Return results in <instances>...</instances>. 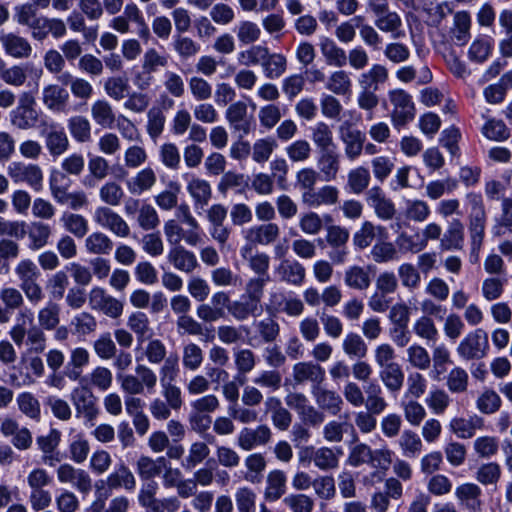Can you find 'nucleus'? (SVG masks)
Listing matches in <instances>:
<instances>
[{"label": "nucleus", "instance_id": "0eeeda50", "mask_svg": "<svg viewBox=\"0 0 512 512\" xmlns=\"http://www.w3.org/2000/svg\"><path fill=\"white\" fill-rule=\"evenodd\" d=\"M88 303L92 310L101 312L111 319L120 318L124 311L123 301L108 294L107 291L100 286H94L90 289L88 293Z\"/></svg>", "mask_w": 512, "mask_h": 512}, {"label": "nucleus", "instance_id": "7ed1b4c3", "mask_svg": "<svg viewBox=\"0 0 512 512\" xmlns=\"http://www.w3.org/2000/svg\"><path fill=\"white\" fill-rule=\"evenodd\" d=\"M19 280V288L25 294L27 300L37 305L44 299V292L39 283L41 272L38 266L31 259H22L14 269Z\"/></svg>", "mask_w": 512, "mask_h": 512}, {"label": "nucleus", "instance_id": "5701e85b", "mask_svg": "<svg viewBox=\"0 0 512 512\" xmlns=\"http://www.w3.org/2000/svg\"><path fill=\"white\" fill-rule=\"evenodd\" d=\"M279 281L299 287L306 277L305 267L297 260L283 259L275 269Z\"/></svg>", "mask_w": 512, "mask_h": 512}, {"label": "nucleus", "instance_id": "a18cd8bd", "mask_svg": "<svg viewBox=\"0 0 512 512\" xmlns=\"http://www.w3.org/2000/svg\"><path fill=\"white\" fill-rule=\"evenodd\" d=\"M325 88L334 95L345 96L352 92V79L343 69L333 71L327 78Z\"/></svg>", "mask_w": 512, "mask_h": 512}, {"label": "nucleus", "instance_id": "de8ad7c7", "mask_svg": "<svg viewBox=\"0 0 512 512\" xmlns=\"http://www.w3.org/2000/svg\"><path fill=\"white\" fill-rule=\"evenodd\" d=\"M127 327L136 335L138 343H143L153 334L147 314L141 311H135L129 315Z\"/></svg>", "mask_w": 512, "mask_h": 512}, {"label": "nucleus", "instance_id": "2eb2a0df", "mask_svg": "<svg viewBox=\"0 0 512 512\" xmlns=\"http://www.w3.org/2000/svg\"><path fill=\"white\" fill-rule=\"evenodd\" d=\"M60 483L72 484L79 492L88 493L92 489V479L87 471L75 468L69 463L60 464L56 470Z\"/></svg>", "mask_w": 512, "mask_h": 512}, {"label": "nucleus", "instance_id": "4be33fe9", "mask_svg": "<svg viewBox=\"0 0 512 512\" xmlns=\"http://www.w3.org/2000/svg\"><path fill=\"white\" fill-rule=\"evenodd\" d=\"M105 483L110 490L124 489L128 492L136 488V477L132 470L123 462H118L106 477Z\"/></svg>", "mask_w": 512, "mask_h": 512}, {"label": "nucleus", "instance_id": "393cba45", "mask_svg": "<svg viewBox=\"0 0 512 512\" xmlns=\"http://www.w3.org/2000/svg\"><path fill=\"white\" fill-rule=\"evenodd\" d=\"M280 236V227L277 223L269 222L254 225L245 231V239L256 245L267 246L274 243Z\"/></svg>", "mask_w": 512, "mask_h": 512}, {"label": "nucleus", "instance_id": "9b49d317", "mask_svg": "<svg viewBox=\"0 0 512 512\" xmlns=\"http://www.w3.org/2000/svg\"><path fill=\"white\" fill-rule=\"evenodd\" d=\"M163 231L165 238L170 245H181L183 240L187 245L196 247L203 243V234L189 227L184 230L176 219H169L164 223Z\"/></svg>", "mask_w": 512, "mask_h": 512}, {"label": "nucleus", "instance_id": "49530a36", "mask_svg": "<svg viewBox=\"0 0 512 512\" xmlns=\"http://www.w3.org/2000/svg\"><path fill=\"white\" fill-rule=\"evenodd\" d=\"M165 464L166 459L164 457L153 459L152 457L141 455L136 461V471L142 480H150L161 474Z\"/></svg>", "mask_w": 512, "mask_h": 512}, {"label": "nucleus", "instance_id": "c03bdc74", "mask_svg": "<svg viewBox=\"0 0 512 512\" xmlns=\"http://www.w3.org/2000/svg\"><path fill=\"white\" fill-rule=\"evenodd\" d=\"M29 248L33 251L40 250L49 243L52 228L42 221L31 222L28 228Z\"/></svg>", "mask_w": 512, "mask_h": 512}, {"label": "nucleus", "instance_id": "6ab92c4d", "mask_svg": "<svg viewBox=\"0 0 512 512\" xmlns=\"http://www.w3.org/2000/svg\"><path fill=\"white\" fill-rule=\"evenodd\" d=\"M293 380L296 384L312 383V387L321 385L325 380V370L318 363L303 361L294 364L292 368Z\"/></svg>", "mask_w": 512, "mask_h": 512}, {"label": "nucleus", "instance_id": "603ef678", "mask_svg": "<svg viewBox=\"0 0 512 512\" xmlns=\"http://www.w3.org/2000/svg\"><path fill=\"white\" fill-rule=\"evenodd\" d=\"M244 465L247 470L244 479L253 484L260 483L267 466L264 455L261 453L249 454L244 460Z\"/></svg>", "mask_w": 512, "mask_h": 512}, {"label": "nucleus", "instance_id": "69168bd1", "mask_svg": "<svg viewBox=\"0 0 512 512\" xmlns=\"http://www.w3.org/2000/svg\"><path fill=\"white\" fill-rule=\"evenodd\" d=\"M68 129L78 143H87L91 140V124L84 116L77 115L68 119Z\"/></svg>", "mask_w": 512, "mask_h": 512}, {"label": "nucleus", "instance_id": "ea45409f", "mask_svg": "<svg viewBox=\"0 0 512 512\" xmlns=\"http://www.w3.org/2000/svg\"><path fill=\"white\" fill-rule=\"evenodd\" d=\"M492 232L495 236L512 233V197L501 199L500 213L494 219Z\"/></svg>", "mask_w": 512, "mask_h": 512}, {"label": "nucleus", "instance_id": "4468645a", "mask_svg": "<svg viewBox=\"0 0 512 512\" xmlns=\"http://www.w3.org/2000/svg\"><path fill=\"white\" fill-rule=\"evenodd\" d=\"M271 439V428L266 424H261L255 428H242L237 436V445L243 451H251L258 446L267 445Z\"/></svg>", "mask_w": 512, "mask_h": 512}, {"label": "nucleus", "instance_id": "cd10ccee", "mask_svg": "<svg viewBox=\"0 0 512 512\" xmlns=\"http://www.w3.org/2000/svg\"><path fill=\"white\" fill-rule=\"evenodd\" d=\"M373 266H349L344 272L345 285L353 290L365 291L372 283Z\"/></svg>", "mask_w": 512, "mask_h": 512}, {"label": "nucleus", "instance_id": "dca6fc26", "mask_svg": "<svg viewBox=\"0 0 512 512\" xmlns=\"http://www.w3.org/2000/svg\"><path fill=\"white\" fill-rule=\"evenodd\" d=\"M45 146L52 157H59L69 148V139L62 126L57 123L47 125L42 131Z\"/></svg>", "mask_w": 512, "mask_h": 512}, {"label": "nucleus", "instance_id": "3c124183", "mask_svg": "<svg viewBox=\"0 0 512 512\" xmlns=\"http://www.w3.org/2000/svg\"><path fill=\"white\" fill-rule=\"evenodd\" d=\"M398 445L402 455L407 458H416L423 450V442L420 436L410 429L402 431L398 439Z\"/></svg>", "mask_w": 512, "mask_h": 512}, {"label": "nucleus", "instance_id": "473e14b6", "mask_svg": "<svg viewBox=\"0 0 512 512\" xmlns=\"http://www.w3.org/2000/svg\"><path fill=\"white\" fill-rule=\"evenodd\" d=\"M70 179L62 171L54 170L49 177V189L53 199L60 205H66L71 195L68 191Z\"/></svg>", "mask_w": 512, "mask_h": 512}, {"label": "nucleus", "instance_id": "f3484780", "mask_svg": "<svg viewBox=\"0 0 512 512\" xmlns=\"http://www.w3.org/2000/svg\"><path fill=\"white\" fill-rule=\"evenodd\" d=\"M187 180L186 190L190 195L195 210L203 209L212 199L210 183L195 175H185Z\"/></svg>", "mask_w": 512, "mask_h": 512}, {"label": "nucleus", "instance_id": "423d86ee", "mask_svg": "<svg viewBox=\"0 0 512 512\" xmlns=\"http://www.w3.org/2000/svg\"><path fill=\"white\" fill-rule=\"evenodd\" d=\"M489 351L488 334L481 328L475 329L459 342L456 352L464 361L480 360Z\"/></svg>", "mask_w": 512, "mask_h": 512}, {"label": "nucleus", "instance_id": "052dcab7", "mask_svg": "<svg viewBox=\"0 0 512 512\" xmlns=\"http://www.w3.org/2000/svg\"><path fill=\"white\" fill-rule=\"evenodd\" d=\"M203 361L204 353L198 344L189 342L183 346L182 365L185 370L195 372L202 366Z\"/></svg>", "mask_w": 512, "mask_h": 512}, {"label": "nucleus", "instance_id": "680f3d73", "mask_svg": "<svg viewBox=\"0 0 512 512\" xmlns=\"http://www.w3.org/2000/svg\"><path fill=\"white\" fill-rule=\"evenodd\" d=\"M9 117L11 125L19 130L33 129L39 121L38 111H29L18 107L9 113Z\"/></svg>", "mask_w": 512, "mask_h": 512}, {"label": "nucleus", "instance_id": "e2e57ef3", "mask_svg": "<svg viewBox=\"0 0 512 512\" xmlns=\"http://www.w3.org/2000/svg\"><path fill=\"white\" fill-rule=\"evenodd\" d=\"M103 87L107 96L115 101H120L127 97L130 90L129 80L124 76L108 77Z\"/></svg>", "mask_w": 512, "mask_h": 512}, {"label": "nucleus", "instance_id": "58836bf2", "mask_svg": "<svg viewBox=\"0 0 512 512\" xmlns=\"http://www.w3.org/2000/svg\"><path fill=\"white\" fill-rule=\"evenodd\" d=\"M375 26L384 33H390L393 39H399L405 36L402 29V19L395 11H387L381 16L375 18Z\"/></svg>", "mask_w": 512, "mask_h": 512}, {"label": "nucleus", "instance_id": "864d4df0", "mask_svg": "<svg viewBox=\"0 0 512 512\" xmlns=\"http://www.w3.org/2000/svg\"><path fill=\"white\" fill-rule=\"evenodd\" d=\"M311 140L319 151L335 148L332 128L325 122H317L311 127Z\"/></svg>", "mask_w": 512, "mask_h": 512}, {"label": "nucleus", "instance_id": "aec40b11", "mask_svg": "<svg viewBox=\"0 0 512 512\" xmlns=\"http://www.w3.org/2000/svg\"><path fill=\"white\" fill-rule=\"evenodd\" d=\"M247 113L246 103L236 101L226 109L225 118L234 131L240 132L242 135H248L252 130L253 121L247 117Z\"/></svg>", "mask_w": 512, "mask_h": 512}, {"label": "nucleus", "instance_id": "c85d7f7f", "mask_svg": "<svg viewBox=\"0 0 512 512\" xmlns=\"http://www.w3.org/2000/svg\"><path fill=\"white\" fill-rule=\"evenodd\" d=\"M464 243V225L459 219L449 222L440 239V249L443 251L460 250Z\"/></svg>", "mask_w": 512, "mask_h": 512}, {"label": "nucleus", "instance_id": "13d9d810", "mask_svg": "<svg viewBox=\"0 0 512 512\" xmlns=\"http://www.w3.org/2000/svg\"><path fill=\"white\" fill-rule=\"evenodd\" d=\"M266 56L261 65L265 77L271 80L280 78L287 69L286 57L280 53L270 54L269 49Z\"/></svg>", "mask_w": 512, "mask_h": 512}, {"label": "nucleus", "instance_id": "2f4dec72", "mask_svg": "<svg viewBox=\"0 0 512 512\" xmlns=\"http://www.w3.org/2000/svg\"><path fill=\"white\" fill-rule=\"evenodd\" d=\"M286 481V474L282 470H271L266 478L264 498L269 502L279 500L286 492Z\"/></svg>", "mask_w": 512, "mask_h": 512}, {"label": "nucleus", "instance_id": "a878e982", "mask_svg": "<svg viewBox=\"0 0 512 512\" xmlns=\"http://www.w3.org/2000/svg\"><path fill=\"white\" fill-rule=\"evenodd\" d=\"M317 167L322 178L329 182L334 181L340 171L341 156L337 147L318 152Z\"/></svg>", "mask_w": 512, "mask_h": 512}, {"label": "nucleus", "instance_id": "f704fd0d", "mask_svg": "<svg viewBox=\"0 0 512 512\" xmlns=\"http://www.w3.org/2000/svg\"><path fill=\"white\" fill-rule=\"evenodd\" d=\"M483 419L474 415L469 418H453L449 424L450 430L461 439H468L483 428Z\"/></svg>", "mask_w": 512, "mask_h": 512}, {"label": "nucleus", "instance_id": "c9c22d12", "mask_svg": "<svg viewBox=\"0 0 512 512\" xmlns=\"http://www.w3.org/2000/svg\"><path fill=\"white\" fill-rule=\"evenodd\" d=\"M91 117L97 125L109 129L114 127L117 118L112 105L106 99H97L92 103Z\"/></svg>", "mask_w": 512, "mask_h": 512}, {"label": "nucleus", "instance_id": "1a4fd4ad", "mask_svg": "<svg viewBox=\"0 0 512 512\" xmlns=\"http://www.w3.org/2000/svg\"><path fill=\"white\" fill-rule=\"evenodd\" d=\"M339 138L344 146V155L348 161H356L364 150L365 134L358 128L345 121L338 128Z\"/></svg>", "mask_w": 512, "mask_h": 512}, {"label": "nucleus", "instance_id": "4d7b16f0", "mask_svg": "<svg viewBox=\"0 0 512 512\" xmlns=\"http://www.w3.org/2000/svg\"><path fill=\"white\" fill-rule=\"evenodd\" d=\"M379 377L386 389L391 393H397L403 387L404 372L399 364L381 368Z\"/></svg>", "mask_w": 512, "mask_h": 512}, {"label": "nucleus", "instance_id": "9d476101", "mask_svg": "<svg viewBox=\"0 0 512 512\" xmlns=\"http://www.w3.org/2000/svg\"><path fill=\"white\" fill-rule=\"evenodd\" d=\"M93 221L101 228L114 235L126 238L130 235V227L124 218L111 207L98 206L93 213Z\"/></svg>", "mask_w": 512, "mask_h": 512}, {"label": "nucleus", "instance_id": "a211bd4d", "mask_svg": "<svg viewBox=\"0 0 512 512\" xmlns=\"http://www.w3.org/2000/svg\"><path fill=\"white\" fill-rule=\"evenodd\" d=\"M166 258L174 269L186 274L193 273L199 267L195 253L183 245L170 247Z\"/></svg>", "mask_w": 512, "mask_h": 512}, {"label": "nucleus", "instance_id": "72a5a7b5", "mask_svg": "<svg viewBox=\"0 0 512 512\" xmlns=\"http://www.w3.org/2000/svg\"><path fill=\"white\" fill-rule=\"evenodd\" d=\"M471 16L467 11H458L453 17L451 38L458 46H464L470 39Z\"/></svg>", "mask_w": 512, "mask_h": 512}, {"label": "nucleus", "instance_id": "bb28decb", "mask_svg": "<svg viewBox=\"0 0 512 512\" xmlns=\"http://www.w3.org/2000/svg\"><path fill=\"white\" fill-rule=\"evenodd\" d=\"M481 496L482 490L475 483H463L455 489L458 503L471 512H481L483 506Z\"/></svg>", "mask_w": 512, "mask_h": 512}, {"label": "nucleus", "instance_id": "37998d69", "mask_svg": "<svg viewBox=\"0 0 512 512\" xmlns=\"http://www.w3.org/2000/svg\"><path fill=\"white\" fill-rule=\"evenodd\" d=\"M122 15L126 17L129 23H134L136 25L137 35L141 40L148 42L151 39L149 26L145 20L143 12L136 3H127Z\"/></svg>", "mask_w": 512, "mask_h": 512}, {"label": "nucleus", "instance_id": "f03ea898", "mask_svg": "<svg viewBox=\"0 0 512 512\" xmlns=\"http://www.w3.org/2000/svg\"><path fill=\"white\" fill-rule=\"evenodd\" d=\"M157 373L148 365L138 363L134 373L119 375V386L127 395L153 394L158 384Z\"/></svg>", "mask_w": 512, "mask_h": 512}, {"label": "nucleus", "instance_id": "5fc2aeb1", "mask_svg": "<svg viewBox=\"0 0 512 512\" xmlns=\"http://www.w3.org/2000/svg\"><path fill=\"white\" fill-rule=\"evenodd\" d=\"M60 221L64 229L76 238H83L89 231L88 220L81 214L66 211Z\"/></svg>", "mask_w": 512, "mask_h": 512}, {"label": "nucleus", "instance_id": "bf43d9fd", "mask_svg": "<svg viewBox=\"0 0 512 512\" xmlns=\"http://www.w3.org/2000/svg\"><path fill=\"white\" fill-rule=\"evenodd\" d=\"M342 350L349 358L360 360L367 356L368 346L359 334L349 332L342 341Z\"/></svg>", "mask_w": 512, "mask_h": 512}, {"label": "nucleus", "instance_id": "39448f33", "mask_svg": "<svg viewBox=\"0 0 512 512\" xmlns=\"http://www.w3.org/2000/svg\"><path fill=\"white\" fill-rule=\"evenodd\" d=\"M70 400L75 408L77 418H82L86 424L94 425L100 414L97 397L87 385H80L72 389Z\"/></svg>", "mask_w": 512, "mask_h": 512}, {"label": "nucleus", "instance_id": "79ce46f5", "mask_svg": "<svg viewBox=\"0 0 512 512\" xmlns=\"http://www.w3.org/2000/svg\"><path fill=\"white\" fill-rule=\"evenodd\" d=\"M29 65L26 63L14 64L6 67L4 63L0 67V80L12 87H22L28 79Z\"/></svg>", "mask_w": 512, "mask_h": 512}, {"label": "nucleus", "instance_id": "c756f323", "mask_svg": "<svg viewBox=\"0 0 512 512\" xmlns=\"http://www.w3.org/2000/svg\"><path fill=\"white\" fill-rule=\"evenodd\" d=\"M319 48L325 62L333 67L342 68L347 64V53L333 39L321 37Z\"/></svg>", "mask_w": 512, "mask_h": 512}, {"label": "nucleus", "instance_id": "ddd939ff", "mask_svg": "<svg viewBox=\"0 0 512 512\" xmlns=\"http://www.w3.org/2000/svg\"><path fill=\"white\" fill-rule=\"evenodd\" d=\"M0 44L4 53L13 59H28L33 53L29 40L14 32L0 31Z\"/></svg>", "mask_w": 512, "mask_h": 512}, {"label": "nucleus", "instance_id": "4c0bfd02", "mask_svg": "<svg viewBox=\"0 0 512 512\" xmlns=\"http://www.w3.org/2000/svg\"><path fill=\"white\" fill-rule=\"evenodd\" d=\"M69 100V93L62 86L49 84L43 88V104L52 111L62 110Z\"/></svg>", "mask_w": 512, "mask_h": 512}, {"label": "nucleus", "instance_id": "338daca9", "mask_svg": "<svg viewBox=\"0 0 512 512\" xmlns=\"http://www.w3.org/2000/svg\"><path fill=\"white\" fill-rule=\"evenodd\" d=\"M260 311V307L256 303L251 302L241 296L239 300L233 301L228 306V312L237 321H245L251 316H256Z\"/></svg>", "mask_w": 512, "mask_h": 512}, {"label": "nucleus", "instance_id": "f257e3e1", "mask_svg": "<svg viewBox=\"0 0 512 512\" xmlns=\"http://www.w3.org/2000/svg\"><path fill=\"white\" fill-rule=\"evenodd\" d=\"M9 336L18 347L25 345L31 354H41L46 350L45 330L34 323V315L29 309L20 310L17 313Z\"/></svg>", "mask_w": 512, "mask_h": 512}, {"label": "nucleus", "instance_id": "6e6d98bb", "mask_svg": "<svg viewBox=\"0 0 512 512\" xmlns=\"http://www.w3.org/2000/svg\"><path fill=\"white\" fill-rule=\"evenodd\" d=\"M371 181V175L365 166H357L351 169L347 175V188L353 194H361L367 191Z\"/></svg>", "mask_w": 512, "mask_h": 512}, {"label": "nucleus", "instance_id": "20e7f679", "mask_svg": "<svg viewBox=\"0 0 512 512\" xmlns=\"http://www.w3.org/2000/svg\"><path fill=\"white\" fill-rule=\"evenodd\" d=\"M388 99L392 106L391 122L396 129L406 126L416 116V107L412 96L401 88L388 91Z\"/></svg>", "mask_w": 512, "mask_h": 512}, {"label": "nucleus", "instance_id": "b1692460", "mask_svg": "<svg viewBox=\"0 0 512 512\" xmlns=\"http://www.w3.org/2000/svg\"><path fill=\"white\" fill-rule=\"evenodd\" d=\"M468 230L473 253H478L483 244L487 224L486 209L469 211L467 215Z\"/></svg>", "mask_w": 512, "mask_h": 512}, {"label": "nucleus", "instance_id": "7c9ffc66", "mask_svg": "<svg viewBox=\"0 0 512 512\" xmlns=\"http://www.w3.org/2000/svg\"><path fill=\"white\" fill-rule=\"evenodd\" d=\"M389 78L388 69L382 64H373L367 71L358 76L360 88L377 91L379 87L387 82Z\"/></svg>", "mask_w": 512, "mask_h": 512}, {"label": "nucleus", "instance_id": "09e8293b", "mask_svg": "<svg viewBox=\"0 0 512 512\" xmlns=\"http://www.w3.org/2000/svg\"><path fill=\"white\" fill-rule=\"evenodd\" d=\"M84 247L89 254L108 255L113 250V241L105 233L96 231L86 237Z\"/></svg>", "mask_w": 512, "mask_h": 512}, {"label": "nucleus", "instance_id": "a19ab883", "mask_svg": "<svg viewBox=\"0 0 512 512\" xmlns=\"http://www.w3.org/2000/svg\"><path fill=\"white\" fill-rule=\"evenodd\" d=\"M156 181L157 176L154 170L150 167H146L128 180L126 186L132 195H141L149 191L155 185Z\"/></svg>", "mask_w": 512, "mask_h": 512}, {"label": "nucleus", "instance_id": "6e6552de", "mask_svg": "<svg viewBox=\"0 0 512 512\" xmlns=\"http://www.w3.org/2000/svg\"><path fill=\"white\" fill-rule=\"evenodd\" d=\"M7 174L14 183H26L34 191L43 188V171L37 164L13 161L7 166Z\"/></svg>", "mask_w": 512, "mask_h": 512}, {"label": "nucleus", "instance_id": "0e129e2a", "mask_svg": "<svg viewBox=\"0 0 512 512\" xmlns=\"http://www.w3.org/2000/svg\"><path fill=\"white\" fill-rule=\"evenodd\" d=\"M405 420L412 426H419L426 417V410L415 398H403L400 404Z\"/></svg>", "mask_w": 512, "mask_h": 512}, {"label": "nucleus", "instance_id": "8fccbe9b", "mask_svg": "<svg viewBox=\"0 0 512 512\" xmlns=\"http://www.w3.org/2000/svg\"><path fill=\"white\" fill-rule=\"evenodd\" d=\"M61 308L59 304L48 301L42 308L38 310V325L45 331H53L60 324Z\"/></svg>", "mask_w": 512, "mask_h": 512}, {"label": "nucleus", "instance_id": "f8f14e48", "mask_svg": "<svg viewBox=\"0 0 512 512\" xmlns=\"http://www.w3.org/2000/svg\"><path fill=\"white\" fill-rule=\"evenodd\" d=\"M365 200L379 219L389 221L395 217L396 206L380 186L369 188L365 193Z\"/></svg>", "mask_w": 512, "mask_h": 512}, {"label": "nucleus", "instance_id": "774afa93", "mask_svg": "<svg viewBox=\"0 0 512 512\" xmlns=\"http://www.w3.org/2000/svg\"><path fill=\"white\" fill-rule=\"evenodd\" d=\"M493 50V40L488 36L476 38L468 51V58L477 63L485 62Z\"/></svg>", "mask_w": 512, "mask_h": 512}, {"label": "nucleus", "instance_id": "412c9836", "mask_svg": "<svg viewBox=\"0 0 512 512\" xmlns=\"http://www.w3.org/2000/svg\"><path fill=\"white\" fill-rule=\"evenodd\" d=\"M311 393L320 410L333 416L341 412L344 401L341 395L336 391L330 390L321 384L312 387Z\"/></svg>", "mask_w": 512, "mask_h": 512}, {"label": "nucleus", "instance_id": "e433bc0d", "mask_svg": "<svg viewBox=\"0 0 512 512\" xmlns=\"http://www.w3.org/2000/svg\"><path fill=\"white\" fill-rule=\"evenodd\" d=\"M339 194L340 191L336 186L324 185L305 197L303 203L309 207L332 206L339 202Z\"/></svg>", "mask_w": 512, "mask_h": 512}]
</instances>
